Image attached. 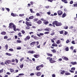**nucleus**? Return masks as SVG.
<instances>
[{
  "mask_svg": "<svg viewBox=\"0 0 77 77\" xmlns=\"http://www.w3.org/2000/svg\"><path fill=\"white\" fill-rule=\"evenodd\" d=\"M3 69H2L1 70H0V73H3Z\"/></svg>",
  "mask_w": 77,
  "mask_h": 77,
  "instance_id": "obj_43",
  "label": "nucleus"
},
{
  "mask_svg": "<svg viewBox=\"0 0 77 77\" xmlns=\"http://www.w3.org/2000/svg\"><path fill=\"white\" fill-rule=\"evenodd\" d=\"M54 38H53V39L55 41V40L56 39V38H57V37H56V36H54Z\"/></svg>",
  "mask_w": 77,
  "mask_h": 77,
  "instance_id": "obj_55",
  "label": "nucleus"
},
{
  "mask_svg": "<svg viewBox=\"0 0 77 77\" xmlns=\"http://www.w3.org/2000/svg\"><path fill=\"white\" fill-rule=\"evenodd\" d=\"M62 2H64V3H66V4L67 3H68V1L67 0H61Z\"/></svg>",
  "mask_w": 77,
  "mask_h": 77,
  "instance_id": "obj_17",
  "label": "nucleus"
},
{
  "mask_svg": "<svg viewBox=\"0 0 77 77\" xmlns=\"http://www.w3.org/2000/svg\"><path fill=\"white\" fill-rule=\"evenodd\" d=\"M54 35V32H52L51 33V36H53Z\"/></svg>",
  "mask_w": 77,
  "mask_h": 77,
  "instance_id": "obj_63",
  "label": "nucleus"
},
{
  "mask_svg": "<svg viewBox=\"0 0 77 77\" xmlns=\"http://www.w3.org/2000/svg\"><path fill=\"white\" fill-rule=\"evenodd\" d=\"M17 50H21V47H18L17 48Z\"/></svg>",
  "mask_w": 77,
  "mask_h": 77,
  "instance_id": "obj_61",
  "label": "nucleus"
},
{
  "mask_svg": "<svg viewBox=\"0 0 77 77\" xmlns=\"http://www.w3.org/2000/svg\"><path fill=\"white\" fill-rule=\"evenodd\" d=\"M30 39V36H27L26 37L24 38V40L25 41H26L27 40H29Z\"/></svg>",
  "mask_w": 77,
  "mask_h": 77,
  "instance_id": "obj_7",
  "label": "nucleus"
},
{
  "mask_svg": "<svg viewBox=\"0 0 77 77\" xmlns=\"http://www.w3.org/2000/svg\"><path fill=\"white\" fill-rule=\"evenodd\" d=\"M62 58L63 59V60H65L67 61L69 60L68 58L66 57L63 56L62 57Z\"/></svg>",
  "mask_w": 77,
  "mask_h": 77,
  "instance_id": "obj_5",
  "label": "nucleus"
},
{
  "mask_svg": "<svg viewBox=\"0 0 77 77\" xmlns=\"http://www.w3.org/2000/svg\"><path fill=\"white\" fill-rule=\"evenodd\" d=\"M26 24L27 26L26 27V29H30V26H32V24L30 23L29 22L27 21H26Z\"/></svg>",
  "mask_w": 77,
  "mask_h": 77,
  "instance_id": "obj_3",
  "label": "nucleus"
},
{
  "mask_svg": "<svg viewBox=\"0 0 77 77\" xmlns=\"http://www.w3.org/2000/svg\"><path fill=\"white\" fill-rule=\"evenodd\" d=\"M56 43L57 44H60V40H58Z\"/></svg>",
  "mask_w": 77,
  "mask_h": 77,
  "instance_id": "obj_27",
  "label": "nucleus"
},
{
  "mask_svg": "<svg viewBox=\"0 0 77 77\" xmlns=\"http://www.w3.org/2000/svg\"><path fill=\"white\" fill-rule=\"evenodd\" d=\"M23 66H24V65H23V64H22L20 65V68H21V69L23 68Z\"/></svg>",
  "mask_w": 77,
  "mask_h": 77,
  "instance_id": "obj_37",
  "label": "nucleus"
},
{
  "mask_svg": "<svg viewBox=\"0 0 77 77\" xmlns=\"http://www.w3.org/2000/svg\"><path fill=\"white\" fill-rule=\"evenodd\" d=\"M37 23L38 24H42V21L40 20H39L37 22Z\"/></svg>",
  "mask_w": 77,
  "mask_h": 77,
  "instance_id": "obj_13",
  "label": "nucleus"
},
{
  "mask_svg": "<svg viewBox=\"0 0 77 77\" xmlns=\"http://www.w3.org/2000/svg\"><path fill=\"white\" fill-rule=\"evenodd\" d=\"M9 27L11 29H13L14 31H16V25L14 24L13 23H10L9 24Z\"/></svg>",
  "mask_w": 77,
  "mask_h": 77,
  "instance_id": "obj_1",
  "label": "nucleus"
},
{
  "mask_svg": "<svg viewBox=\"0 0 77 77\" xmlns=\"http://www.w3.org/2000/svg\"><path fill=\"white\" fill-rule=\"evenodd\" d=\"M23 60H24V57H22L20 60V62H22Z\"/></svg>",
  "mask_w": 77,
  "mask_h": 77,
  "instance_id": "obj_54",
  "label": "nucleus"
},
{
  "mask_svg": "<svg viewBox=\"0 0 77 77\" xmlns=\"http://www.w3.org/2000/svg\"><path fill=\"white\" fill-rule=\"evenodd\" d=\"M57 13L58 15H62L63 14V12L61 10H58L57 12Z\"/></svg>",
  "mask_w": 77,
  "mask_h": 77,
  "instance_id": "obj_4",
  "label": "nucleus"
},
{
  "mask_svg": "<svg viewBox=\"0 0 77 77\" xmlns=\"http://www.w3.org/2000/svg\"><path fill=\"white\" fill-rule=\"evenodd\" d=\"M47 54L48 56H50V57H52L53 56V54H51L49 53H47Z\"/></svg>",
  "mask_w": 77,
  "mask_h": 77,
  "instance_id": "obj_19",
  "label": "nucleus"
},
{
  "mask_svg": "<svg viewBox=\"0 0 77 77\" xmlns=\"http://www.w3.org/2000/svg\"><path fill=\"white\" fill-rule=\"evenodd\" d=\"M39 35H40V36H43V35H44V34L43 33H40L39 34Z\"/></svg>",
  "mask_w": 77,
  "mask_h": 77,
  "instance_id": "obj_56",
  "label": "nucleus"
},
{
  "mask_svg": "<svg viewBox=\"0 0 77 77\" xmlns=\"http://www.w3.org/2000/svg\"><path fill=\"white\" fill-rule=\"evenodd\" d=\"M65 75H71V73H69V72H66L65 73Z\"/></svg>",
  "mask_w": 77,
  "mask_h": 77,
  "instance_id": "obj_36",
  "label": "nucleus"
},
{
  "mask_svg": "<svg viewBox=\"0 0 77 77\" xmlns=\"http://www.w3.org/2000/svg\"><path fill=\"white\" fill-rule=\"evenodd\" d=\"M39 20L38 18H35L33 19V21L34 22H36V23H37V21H38V20Z\"/></svg>",
  "mask_w": 77,
  "mask_h": 77,
  "instance_id": "obj_14",
  "label": "nucleus"
},
{
  "mask_svg": "<svg viewBox=\"0 0 77 77\" xmlns=\"http://www.w3.org/2000/svg\"><path fill=\"white\" fill-rule=\"evenodd\" d=\"M51 51L52 52H53V53H56V50L55 49H53L51 50Z\"/></svg>",
  "mask_w": 77,
  "mask_h": 77,
  "instance_id": "obj_25",
  "label": "nucleus"
},
{
  "mask_svg": "<svg viewBox=\"0 0 77 77\" xmlns=\"http://www.w3.org/2000/svg\"><path fill=\"white\" fill-rule=\"evenodd\" d=\"M0 64L1 65H4V66H5V63H4L2 62V63H1Z\"/></svg>",
  "mask_w": 77,
  "mask_h": 77,
  "instance_id": "obj_59",
  "label": "nucleus"
},
{
  "mask_svg": "<svg viewBox=\"0 0 77 77\" xmlns=\"http://www.w3.org/2000/svg\"><path fill=\"white\" fill-rule=\"evenodd\" d=\"M52 77H56V75L53 74L52 75Z\"/></svg>",
  "mask_w": 77,
  "mask_h": 77,
  "instance_id": "obj_64",
  "label": "nucleus"
},
{
  "mask_svg": "<svg viewBox=\"0 0 77 77\" xmlns=\"http://www.w3.org/2000/svg\"><path fill=\"white\" fill-rule=\"evenodd\" d=\"M8 36L7 35L4 36V39H8Z\"/></svg>",
  "mask_w": 77,
  "mask_h": 77,
  "instance_id": "obj_40",
  "label": "nucleus"
},
{
  "mask_svg": "<svg viewBox=\"0 0 77 77\" xmlns=\"http://www.w3.org/2000/svg\"><path fill=\"white\" fill-rule=\"evenodd\" d=\"M1 34L3 35H5L6 34V32L5 31H3L1 32Z\"/></svg>",
  "mask_w": 77,
  "mask_h": 77,
  "instance_id": "obj_18",
  "label": "nucleus"
},
{
  "mask_svg": "<svg viewBox=\"0 0 77 77\" xmlns=\"http://www.w3.org/2000/svg\"><path fill=\"white\" fill-rule=\"evenodd\" d=\"M9 69L11 72H14L15 71L14 69L13 68L12 69L10 68Z\"/></svg>",
  "mask_w": 77,
  "mask_h": 77,
  "instance_id": "obj_16",
  "label": "nucleus"
},
{
  "mask_svg": "<svg viewBox=\"0 0 77 77\" xmlns=\"http://www.w3.org/2000/svg\"><path fill=\"white\" fill-rule=\"evenodd\" d=\"M5 47L6 48V50H8V45L6 44V45L5 46Z\"/></svg>",
  "mask_w": 77,
  "mask_h": 77,
  "instance_id": "obj_31",
  "label": "nucleus"
},
{
  "mask_svg": "<svg viewBox=\"0 0 77 77\" xmlns=\"http://www.w3.org/2000/svg\"><path fill=\"white\" fill-rule=\"evenodd\" d=\"M29 20H32V19H33V16H30L29 18Z\"/></svg>",
  "mask_w": 77,
  "mask_h": 77,
  "instance_id": "obj_29",
  "label": "nucleus"
},
{
  "mask_svg": "<svg viewBox=\"0 0 77 77\" xmlns=\"http://www.w3.org/2000/svg\"><path fill=\"white\" fill-rule=\"evenodd\" d=\"M11 62V60H6L5 63V64H6V65H8L7 63H8V64H9V63H10Z\"/></svg>",
  "mask_w": 77,
  "mask_h": 77,
  "instance_id": "obj_8",
  "label": "nucleus"
},
{
  "mask_svg": "<svg viewBox=\"0 0 77 77\" xmlns=\"http://www.w3.org/2000/svg\"><path fill=\"white\" fill-rule=\"evenodd\" d=\"M66 17V13H64L63 14L62 17V18H64V17Z\"/></svg>",
  "mask_w": 77,
  "mask_h": 77,
  "instance_id": "obj_26",
  "label": "nucleus"
},
{
  "mask_svg": "<svg viewBox=\"0 0 77 77\" xmlns=\"http://www.w3.org/2000/svg\"><path fill=\"white\" fill-rule=\"evenodd\" d=\"M36 15L37 17H41V14L39 13H37L36 14Z\"/></svg>",
  "mask_w": 77,
  "mask_h": 77,
  "instance_id": "obj_28",
  "label": "nucleus"
},
{
  "mask_svg": "<svg viewBox=\"0 0 77 77\" xmlns=\"http://www.w3.org/2000/svg\"><path fill=\"white\" fill-rule=\"evenodd\" d=\"M15 60L16 62L17 63H18V59H17V58H16L15 59Z\"/></svg>",
  "mask_w": 77,
  "mask_h": 77,
  "instance_id": "obj_50",
  "label": "nucleus"
},
{
  "mask_svg": "<svg viewBox=\"0 0 77 77\" xmlns=\"http://www.w3.org/2000/svg\"><path fill=\"white\" fill-rule=\"evenodd\" d=\"M6 54L7 55V56H12V54L9 53H6Z\"/></svg>",
  "mask_w": 77,
  "mask_h": 77,
  "instance_id": "obj_32",
  "label": "nucleus"
},
{
  "mask_svg": "<svg viewBox=\"0 0 77 77\" xmlns=\"http://www.w3.org/2000/svg\"><path fill=\"white\" fill-rule=\"evenodd\" d=\"M26 20L27 21H30V20H29L28 18H26Z\"/></svg>",
  "mask_w": 77,
  "mask_h": 77,
  "instance_id": "obj_62",
  "label": "nucleus"
},
{
  "mask_svg": "<svg viewBox=\"0 0 77 77\" xmlns=\"http://www.w3.org/2000/svg\"><path fill=\"white\" fill-rule=\"evenodd\" d=\"M34 39H36V40H38V39H39V37L36 36H34Z\"/></svg>",
  "mask_w": 77,
  "mask_h": 77,
  "instance_id": "obj_23",
  "label": "nucleus"
},
{
  "mask_svg": "<svg viewBox=\"0 0 77 77\" xmlns=\"http://www.w3.org/2000/svg\"><path fill=\"white\" fill-rule=\"evenodd\" d=\"M28 53H30L31 54H33L35 53V51H28Z\"/></svg>",
  "mask_w": 77,
  "mask_h": 77,
  "instance_id": "obj_24",
  "label": "nucleus"
},
{
  "mask_svg": "<svg viewBox=\"0 0 77 77\" xmlns=\"http://www.w3.org/2000/svg\"><path fill=\"white\" fill-rule=\"evenodd\" d=\"M35 43H36V42H33L31 43V44H30V45H34V44H35Z\"/></svg>",
  "mask_w": 77,
  "mask_h": 77,
  "instance_id": "obj_30",
  "label": "nucleus"
},
{
  "mask_svg": "<svg viewBox=\"0 0 77 77\" xmlns=\"http://www.w3.org/2000/svg\"><path fill=\"white\" fill-rule=\"evenodd\" d=\"M67 34H68V32H67L66 31H65L64 35H66Z\"/></svg>",
  "mask_w": 77,
  "mask_h": 77,
  "instance_id": "obj_45",
  "label": "nucleus"
},
{
  "mask_svg": "<svg viewBox=\"0 0 77 77\" xmlns=\"http://www.w3.org/2000/svg\"><path fill=\"white\" fill-rule=\"evenodd\" d=\"M65 70H63L62 71H61L60 73L61 74H64V73H65Z\"/></svg>",
  "mask_w": 77,
  "mask_h": 77,
  "instance_id": "obj_34",
  "label": "nucleus"
},
{
  "mask_svg": "<svg viewBox=\"0 0 77 77\" xmlns=\"http://www.w3.org/2000/svg\"><path fill=\"white\" fill-rule=\"evenodd\" d=\"M49 33H50V32H44V34H45V35H48Z\"/></svg>",
  "mask_w": 77,
  "mask_h": 77,
  "instance_id": "obj_35",
  "label": "nucleus"
},
{
  "mask_svg": "<svg viewBox=\"0 0 77 77\" xmlns=\"http://www.w3.org/2000/svg\"><path fill=\"white\" fill-rule=\"evenodd\" d=\"M59 33L60 34H63V30L60 31Z\"/></svg>",
  "mask_w": 77,
  "mask_h": 77,
  "instance_id": "obj_41",
  "label": "nucleus"
},
{
  "mask_svg": "<svg viewBox=\"0 0 77 77\" xmlns=\"http://www.w3.org/2000/svg\"><path fill=\"white\" fill-rule=\"evenodd\" d=\"M73 6L74 7H77V4H75L73 5Z\"/></svg>",
  "mask_w": 77,
  "mask_h": 77,
  "instance_id": "obj_52",
  "label": "nucleus"
},
{
  "mask_svg": "<svg viewBox=\"0 0 77 77\" xmlns=\"http://www.w3.org/2000/svg\"><path fill=\"white\" fill-rule=\"evenodd\" d=\"M9 51H14V49L12 48H10L9 49Z\"/></svg>",
  "mask_w": 77,
  "mask_h": 77,
  "instance_id": "obj_58",
  "label": "nucleus"
},
{
  "mask_svg": "<svg viewBox=\"0 0 77 77\" xmlns=\"http://www.w3.org/2000/svg\"><path fill=\"white\" fill-rule=\"evenodd\" d=\"M70 63L71 64H72V65H76L77 64V62H71Z\"/></svg>",
  "mask_w": 77,
  "mask_h": 77,
  "instance_id": "obj_15",
  "label": "nucleus"
},
{
  "mask_svg": "<svg viewBox=\"0 0 77 77\" xmlns=\"http://www.w3.org/2000/svg\"><path fill=\"white\" fill-rule=\"evenodd\" d=\"M73 1L72 0H71L70 2V5H72V4H73Z\"/></svg>",
  "mask_w": 77,
  "mask_h": 77,
  "instance_id": "obj_57",
  "label": "nucleus"
},
{
  "mask_svg": "<svg viewBox=\"0 0 77 77\" xmlns=\"http://www.w3.org/2000/svg\"><path fill=\"white\" fill-rule=\"evenodd\" d=\"M6 10L8 11V12H9V11H10V9L9 8H5Z\"/></svg>",
  "mask_w": 77,
  "mask_h": 77,
  "instance_id": "obj_39",
  "label": "nucleus"
},
{
  "mask_svg": "<svg viewBox=\"0 0 77 77\" xmlns=\"http://www.w3.org/2000/svg\"><path fill=\"white\" fill-rule=\"evenodd\" d=\"M35 75V73H32L30 74V75L31 76H32V75Z\"/></svg>",
  "mask_w": 77,
  "mask_h": 77,
  "instance_id": "obj_51",
  "label": "nucleus"
},
{
  "mask_svg": "<svg viewBox=\"0 0 77 77\" xmlns=\"http://www.w3.org/2000/svg\"><path fill=\"white\" fill-rule=\"evenodd\" d=\"M24 75V73H20L18 75H19V76H20V75Z\"/></svg>",
  "mask_w": 77,
  "mask_h": 77,
  "instance_id": "obj_49",
  "label": "nucleus"
},
{
  "mask_svg": "<svg viewBox=\"0 0 77 77\" xmlns=\"http://www.w3.org/2000/svg\"><path fill=\"white\" fill-rule=\"evenodd\" d=\"M71 70H73V71H74L75 69V67H72L71 69Z\"/></svg>",
  "mask_w": 77,
  "mask_h": 77,
  "instance_id": "obj_47",
  "label": "nucleus"
},
{
  "mask_svg": "<svg viewBox=\"0 0 77 77\" xmlns=\"http://www.w3.org/2000/svg\"><path fill=\"white\" fill-rule=\"evenodd\" d=\"M62 25V23H59L58 22L57 23L56 26H61Z\"/></svg>",
  "mask_w": 77,
  "mask_h": 77,
  "instance_id": "obj_11",
  "label": "nucleus"
},
{
  "mask_svg": "<svg viewBox=\"0 0 77 77\" xmlns=\"http://www.w3.org/2000/svg\"><path fill=\"white\" fill-rule=\"evenodd\" d=\"M50 61L51 63H55V62H56V61L53 60V58H51V60H50Z\"/></svg>",
  "mask_w": 77,
  "mask_h": 77,
  "instance_id": "obj_6",
  "label": "nucleus"
},
{
  "mask_svg": "<svg viewBox=\"0 0 77 77\" xmlns=\"http://www.w3.org/2000/svg\"><path fill=\"white\" fill-rule=\"evenodd\" d=\"M21 32H22V34H23V35L26 33V32H25V31L24 30H22Z\"/></svg>",
  "mask_w": 77,
  "mask_h": 77,
  "instance_id": "obj_44",
  "label": "nucleus"
},
{
  "mask_svg": "<svg viewBox=\"0 0 77 77\" xmlns=\"http://www.w3.org/2000/svg\"><path fill=\"white\" fill-rule=\"evenodd\" d=\"M42 73L41 72H37V73L36 74V75L37 76H41V75Z\"/></svg>",
  "mask_w": 77,
  "mask_h": 77,
  "instance_id": "obj_9",
  "label": "nucleus"
},
{
  "mask_svg": "<svg viewBox=\"0 0 77 77\" xmlns=\"http://www.w3.org/2000/svg\"><path fill=\"white\" fill-rule=\"evenodd\" d=\"M69 42V39H67L66 41V43L67 44H68Z\"/></svg>",
  "mask_w": 77,
  "mask_h": 77,
  "instance_id": "obj_48",
  "label": "nucleus"
},
{
  "mask_svg": "<svg viewBox=\"0 0 77 77\" xmlns=\"http://www.w3.org/2000/svg\"><path fill=\"white\" fill-rule=\"evenodd\" d=\"M34 57H35V58H38L39 57V54H37V55H35L34 56Z\"/></svg>",
  "mask_w": 77,
  "mask_h": 77,
  "instance_id": "obj_22",
  "label": "nucleus"
},
{
  "mask_svg": "<svg viewBox=\"0 0 77 77\" xmlns=\"http://www.w3.org/2000/svg\"><path fill=\"white\" fill-rule=\"evenodd\" d=\"M65 51H69V48L68 47H67L66 48Z\"/></svg>",
  "mask_w": 77,
  "mask_h": 77,
  "instance_id": "obj_33",
  "label": "nucleus"
},
{
  "mask_svg": "<svg viewBox=\"0 0 77 77\" xmlns=\"http://www.w3.org/2000/svg\"><path fill=\"white\" fill-rule=\"evenodd\" d=\"M57 23H58V21H55L53 22L52 24L53 25H56V26Z\"/></svg>",
  "mask_w": 77,
  "mask_h": 77,
  "instance_id": "obj_12",
  "label": "nucleus"
},
{
  "mask_svg": "<svg viewBox=\"0 0 77 77\" xmlns=\"http://www.w3.org/2000/svg\"><path fill=\"white\" fill-rule=\"evenodd\" d=\"M11 16H13V17H17V14H14V13H12L11 14Z\"/></svg>",
  "mask_w": 77,
  "mask_h": 77,
  "instance_id": "obj_20",
  "label": "nucleus"
},
{
  "mask_svg": "<svg viewBox=\"0 0 77 77\" xmlns=\"http://www.w3.org/2000/svg\"><path fill=\"white\" fill-rule=\"evenodd\" d=\"M44 66L43 64L38 65L36 67V71H40L41 69L42 68H44Z\"/></svg>",
  "mask_w": 77,
  "mask_h": 77,
  "instance_id": "obj_2",
  "label": "nucleus"
},
{
  "mask_svg": "<svg viewBox=\"0 0 77 77\" xmlns=\"http://www.w3.org/2000/svg\"><path fill=\"white\" fill-rule=\"evenodd\" d=\"M46 59L47 60H49V61H50L51 59V58L50 57H48Z\"/></svg>",
  "mask_w": 77,
  "mask_h": 77,
  "instance_id": "obj_46",
  "label": "nucleus"
},
{
  "mask_svg": "<svg viewBox=\"0 0 77 77\" xmlns=\"http://www.w3.org/2000/svg\"><path fill=\"white\" fill-rule=\"evenodd\" d=\"M17 43H21V41L20 40H17Z\"/></svg>",
  "mask_w": 77,
  "mask_h": 77,
  "instance_id": "obj_42",
  "label": "nucleus"
},
{
  "mask_svg": "<svg viewBox=\"0 0 77 77\" xmlns=\"http://www.w3.org/2000/svg\"><path fill=\"white\" fill-rule=\"evenodd\" d=\"M64 29H68V26H65L64 27Z\"/></svg>",
  "mask_w": 77,
  "mask_h": 77,
  "instance_id": "obj_60",
  "label": "nucleus"
},
{
  "mask_svg": "<svg viewBox=\"0 0 77 77\" xmlns=\"http://www.w3.org/2000/svg\"><path fill=\"white\" fill-rule=\"evenodd\" d=\"M44 30L45 31H48V32L50 31V29L49 28L47 29V28L45 29Z\"/></svg>",
  "mask_w": 77,
  "mask_h": 77,
  "instance_id": "obj_38",
  "label": "nucleus"
},
{
  "mask_svg": "<svg viewBox=\"0 0 77 77\" xmlns=\"http://www.w3.org/2000/svg\"><path fill=\"white\" fill-rule=\"evenodd\" d=\"M52 47H57V44L54 43L52 45Z\"/></svg>",
  "mask_w": 77,
  "mask_h": 77,
  "instance_id": "obj_21",
  "label": "nucleus"
},
{
  "mask_svg": "<svg viewBox=\"0 0 77 77\" xmlns=\"http://www.w3.org/2000/svg\"><path fill=\"white\" fill-rule=\"evenodd\" d=\"M45 24V25H47V24H48V23H49V22H48V21H47L46 20H44V22H43Z\"/></svg>",
  "mask_w": 77,
  "mask_h": 77,
  "instance_id": "obj_10",
  "label": "nucleus"
},
{
  "mask_svg": "<svg viewBox=\"0 0 77 77\" xmlns=\"http://www.w3.org/2000/svg\"><path fill=\"white\" fill-rule=\"evenodd\" d=\"M70 50H73L74 49V47L73 46H71L70 47Z\"/></svg>",
  "mask_w": 77,
  "mask_h": 77,
  "instance_id": "obj_53",
  "label": "nucleus"
}]
</instances>
